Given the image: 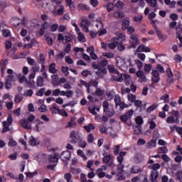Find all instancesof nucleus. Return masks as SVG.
Instances as JSON below:
<instances>
[{
    "instance_id": "nucleus-13",
    "label": "nucleus",
    "mask_w": 182,
    "mask_h": 182,
    "mask_svg": "<svg viewBox=\"0 0 182 182\" xmlns=\"http://www.w3.org/2000/svg\"><path fill=\"white\" fill-rule=\"evenodd\" d=\"M47 159H48L47 154L43 153H39L35 157V160H36L38 163H42V161H46Z\"/></svg>"
},
{
    "instance_id": "nucleus-21",
    "label": "nucleus",
    "mask_w": 182,
    "mask_h": 182,
    "mask_svg": "<svg viewBox=\"0 0 182 182\" xmlns=\"http://www.w3.org/2000/svg\"><path fill=\"white\" fill-rule=\"evenodd\" d=\"M48 72L49 73H53V75H55V73H58V69H56V63H53L50 64L48 66Z\"/></svg>"
},
{
    "instance_id": "nucleus-16",
    "label": "nucleus",
    "mask_w": 182,
    "mask_h": 182,
    "mask_svg": "<svg viewBox=\"0 0 182 182\" xmlns=\"http://www.w3.org/2000/svg\"><path fill=\"white\" fill-rule=\"evenodd\" d=\"M70 156H72L70 151H65L61 154L60 159L63 161H68V160H70Z\"/></svg>"
},
{
    "instance_id": "nucleus-8",
    "label": "nucleus",
    "mask_w": 182,
    "mask_h": 182,
    "mask_svg": "<svg viewBox=\"0 0 182 182\" xmlns=\"http://www.w3.org/2000/svg\"><path fill=\"white\" fill-rule=\"evenodd\" d=\"M129 43L131 46L129 48H136L137 45H139V35L137 34H132L130 36Z\"/></svg>"
},
{
    "instance_id": "nucleus-20",
    "label": "nucleus",
    "mask_w": 182,
    "mask_h": 182,
    "mask_svg": "<svg viewBox=\"0 0 182 182\" xmlns=\"http://www.w3.org/2000/svg\"><path fill=\"white\" fill-rule=\"evenodd\" d=\"M151 51V49H150V48L144 45H139L136 50V52H145V53H149Z\"/></svg>"
},
{
    "instance_id": "nucleus-15",
    "label": "nucleus",
    "mask_w": 182,
    "mask_h": 182,
    "mask_svg": "<svg viewBox=\"0 0 182 182\" xmlns=\"http://www.w3.org/2000/svg\"><path fill=\"white\" fill-rule=\"evenodd\" d=\"M111 41H116L117 42L123 43L124 41H126V35L124 33H119L117 35V37H114Z\"/></svg>"
},
{
    "instance_id": "nucleus-38",
    "label": "nucleus",
    "mask_w": 182,
    "mask_h": 182,
    "mask_svg": "<svg viewBox=\"0 0 182 182\" xmlns=\"http://www.w3.org/2000/svg\"><path fill=\"white\" fill-rule=\"evenodd\" d=\"M131 173L132 174H137L138 173H141V168L139 166H133L131 168Z\"/></svg>"
},
{
    "instance_id": "nucleus-1",
    "label": "nucleus",
    "mask_w": 182,
    "mask_h": 182,
    "mask_svg": "<svg viewBox=\"0 0 182 182\" xmlns=\"http://www.w3.org/2000/svg\"><path fill=\"white\" fill-rule=\"evenodd\" d=\"M115 61L117 68L123 70V72H127L129 68L133 66V63H132V60L129 59L127 61H124L123 58L120 56H117L115 58Z\"/></svg>"
},
{
    "instance_id": "nucleus-48",
    "label": "nucleus",
    "mask_w": 182,
    "mask_h": 182,
    "mask_svg": "<svg viewBox=\"0 0 182 182\" xmlns=\"http://www.w3.org/2000/svg\"><path fill=\"white\" fill-rule=\"evenodd\" d=\"M6 107L9 109L11 110L12 107H14V101L9 100V101H6L5 102Z\"/></svg>"
},
{
    "instance_id": "nucleus-2",
    "label": "nucleus",
    "mask_w": 182,
    "mask_h": 182,
    "mask_svg": "<svg viewBox=\"0 0 182 182\" xmlns=\"http://www.w3.org/2000/svg\"><path fill=\"white\" fill-rule=\"evenodd\" d=\"M59 161V154L58 153H54L48 156V165L47 168L49 170H55Z\"/></svg>"
},
{
    "instance_id": "nucleus-32",
    "label": "nucleus",
    "mask_w": 182,
    "mask_h": 182,
    "mask_svg": "<svg viewBox=\"0 0 182 182\" xmlns=\"http://www.w3.org/2000/svg\"><path fill=\"white\" fill-rule=\"evenodd\" d=\"M157 107H159V104L154 103L147 108L146 112L147 113H151V112H154Z\"/></svg>"
},
{
    "instance_id": "nucleus-30",
    "label": "nucleus",
    "mask_w": 182,
    "mask_h": 182,
    "mask_svg": "<svg viewBox=\"0 0 182 182\" xmlns=\"http://www.w3.org/2000/svg\"><path fill=\"white\" fill-rule=\"evenodd\" d=\"M26 85L31 87V89H36V82L34 80H27Z\"/></svg>"
},
{
    "instance_id": "nucleus-63",
    "label": "nucleus",
    "mask_w": 182,
    "mask_h": 182,
    "mask_svg": "<svg viewBox=\"0 0 182 182\" xmlns=\"http://www.w3.org/2000/svg\"><path fill=\"white\" fill-rule=\"evenodd\" d=\"M168 94H164L161 97V100H164V103H168Z\"/></svg>"
},
{
    "instance_id": "nucleus-9",
    "label": "nucleus",
    "mask_w": 182,
    "mask_h": 182,
    "mask_svg": "<svg viewBox=\"0 0 182 182\" xmlns=\"http://www.w3.org/2000/svg\"><path fill=\"white\" fill-rule=\"evenodd\" d=\"M136 75L137 77H139L138 82H139L140 83H146V82L149 80V79H147V77H146V75H144V73H143V71L141 70H138L136 73Z\"/></svg>"
},
{
    "instance_id": "nucleus-56",
    "label": "nucleus",
    "mask_w": 182,
    "mask_h": 182,
    "mask_svg": "<svg viewBox=\"0 0 182 182\" xmlns=\"http://www.w3.org/2000/svg\"><path fill=\"white\" fill-rule=\"evenodd\" d=\"M127 99H128L129 102H131V103H133V102H135V100H136V95H134L133 94H128Z\"/></svg>"
},
{
    "instance_id": "nucleus-59",
    "label": "nucleus",
    "mask_w": 182,
    "mask_h": 182,
    "mask_svg": "<svg viewBox=\"0 0 182 182\" xmlns=\"http://www.w3.org/2000/svg\"><path fill=\"white\" fill-rule=\"evenodd\" d=\"M6 63H8V60H5L4 61L1 62V73H3L4 70H5V69H6Z\"/></svg>"
},
{
    "instance_id": "nucleus-35",
    "label": "nucleus",
    "mask_w": 182,
    "mask_h": 182,
    "mask_svg": "<svg viewBox=\"0 0 182 182\" xmlns=\"http://www.w3.org/2000/svg\"><path fill=\"white\" fill-rule=\"evenodd\" d=\"M44 38L48 45H49L50 46H52V45H53V38H52L50 36L46 35Z\"/></svg>"
},
{
    "instance_id": "nucleus-7",
    "label": "nucleus",
    "mask_w": 182,
    "mask_h": 182,
    "mask_svg": "<svg viewBox=\"0 0 182 182\" xmlns=\"http://www.w3.org/2000/svg\"><path fill=\"white\" fill-rule=\"evenodd\" d=\"M107 170V166L106 165H102L100 168H98L95 171L96 176L99 177V178H103V177H106V171Z\"/></svg>"
},
{
    "instance_id": "nucleus-27",
    "label": "nucleus",
    "mask_w": 182,
    "mask_h": 182,
    "mask_svg": "<svg viewBox=\"0 0 182 182\" xmlns=\"http://www.w3.org/2000/svg\"><path fill=\"white\" fill-rule=\"evenodd\" d=\"M53 85L54 86H58L59 85V75L58 74H55L51 77Z\"/></svg>"
},
{
    "instance_id": "nucleus-24",
    "label": "nucleus",
    "mask_w": 182,
    "mask_h": 182,
    "mask_svg": "<svg viewBox=\"0 0 182 182\" xmlns=\"http://www.w3.org/2000/svg\"><path fill=\"white\" fill-rule=\"evenodd\" d=\"M154 30H155V32H156V34H157V36L159 39V41H164V39H166V36H164L163 35V33L159 30V28H157L156 26L154 27Z\"/></svg>"
},
{
    "instance_id": "nucleus-34",
    "label": "nucleus",
    "mask_w": 182,
    "mask_h": 182,
    "mask_svg": "<svg viewBox=\"0 0 182 182\" xmlns=\"http://www.w3.org/2000/svg\"><path fill=\"white\" fill-rule=\"evenodd\" d=\"M157 141L156 139H151L146 144V149H153V147L156 146Z\"/></svg>"
},
{
    "instance_id": "nucleus-52",
    "label": "nucleus",
    "mask_w": 182,
    "mask_h": 182,
    "mask_svg": "<svg viewBox=\"0 0 182 182\" xmlns=\"http://www.w3.org/2000/svg\"><path fill=\"white\" fill-rule=\"evenodd\" d=\"M108 70H109V73H112V75H113L114 73H116V72H117V69H116L114 68V65H108Z\"/></svg>"
},
{
    "instance_id": "nucleus-22",
    "label": "nucleus",
    "mask_w": 182,
    "mask_h": 182,
    "mask_svg": "<svg viewBox=\"0 0 182 182\" xmlns=\"http://www.w3.org/2000/svg\"><path fill=\"white\" fill-rule=\"evenodd\" d=\"M78 11H90V7L87 4H79L77 6Z\"/></svg>"
},
{
    "instance_id": "nucleus-58",
    "label": "nucleus",
    "mask_w": 182,
    "mask_h": 182,
    "mask_svg": "<svg viewBox=\"0 0 182 182\" xmlns=\"http://www.w3.org/2000/svg\"><path fill=\"white\" fill-rule=\"evenodd\" d=\"M130 21L129 20H124L122 22V29H127Z\"/></svg>"
},
{
    "instance_id": "nucleus-40",
    "label": "nucleus",
    "mask_w": 182,
    "mask_h": 182,
    "mask_svg": "<svg viewBox=\"0 0 182 182\" xmlns=\"http://www.w3.org/2000/svg\"><path fill=\"white\" fill-rule=\"evenodd\" d=\"M102 55L105 58H107V59H113V58H114V53L112 52L110 53L105 52V53H102Z\"/></svg>"
},
{
    "instance_id": "nucleus-33",
    "label": "nucleus",
    "mask_w": 182,
    "mask_h": 182,
    "mask_svg": "<svg viewBox=\"0 0 182 182\" xmlns=\"http://www.w3.org/2000/svg\"><path fill=\"white\" fill-rule=\"evenodd\" d=\"M28 143L30 146H38V144H39V141L36 139H35V137H33V136L30 137V141Z\"/></svg>"
},
{
    "instance_id": "nucleus-50",
    "label": "nucleus",
    "mask_w": 182,
    "mask_h": 182,
    "mask_svg": "<svg viewBox=\"0 0 182 182\" xmlns=\"http://www.w3.org/2000/svg\"><path fill=\"white\" fill-rule=\"evenodd\" d=\"M48 26V23H44L43 25H42V27L40 29V31H39V34L43 36V35H45V31H46V27Z\"/></svg>"
},
{
    "instance_id": "nucleus-10",
    "label": "nucleus",
    "mask_w": 182,
    "mask_h": 182,
    "mask_svg": "<svg viewBox=\"0 0 182 182\" xmlns=\"http://www.w3.org/2000/svg\"><path fill=\"white\" fill-rule=\"evenodd\" d=\"M91 23L90 21H89V20L87 19H83L81 21V26L84 31V32H85V33H89V26H90Z\"/></svg>"
},
{
    "instance_id": "nucleus-44",
    "label": "nucleus",
    "mask_w": 182,
    "mask_h": 182,
    "mask_svg": "<svg viewBox=\"0 0 182 182\" xmlns=\"http://www.w3.org/2000/svg\"><path fill=\"white\" fill-rule=\"evenodd\" d=\"M152 8H157V0H145Z\"/></svg>"
},
{
    "instance_id": "nucleus-17",
    "label": "nucleus",
    "mask_w": 182,
    "mask_h": 182,
    "mask_svg": "<svg viewBox=\"0 0 182 182\" xmlns=\"http://www.w3.org/2000/svg\"><path fill=\"white\" fill-rule=\"evenodd\" d=\"M52 13L54 14V15L62 16V15L65 14V6H63V5H60L58 6V9L53 11Z\"/></svg>"
},
{
    "instance_id": "nucleus-6",
    "label": "nucleus",
    "mask_w": 182,
    "mask_h": 182,
    "mask_svg": "<svg viewBox=\"0 0 182 182\" xmlns=\"http://www.w3.org/2000/svg\"><path fill=\"white\" fill-rule=\"evenodd\" d=\"M13 119L12 115H9L7 120L3 122V130L2 133H6V132H9V126L12 124Z\"/></svg>"
},
{
    "instance_id": "nucleus-55",
    "label": "nucleus",
    "mask_w": 182,
    "mask_h": 182,
    "mask_svg": "<svg viewBox=\"0 0 182 182\" xmlns=\"http://www.w3.org/2000/svg\"><path fill=\"white\" fill-rule=\"evenodd\" d=\"M151 65L150 64H145L144 67V70L145 73H150V71L151 70Z\"/></svg>"
},
{
    "instance_id": "nucleus-3",
    "label": "nucleus",
    "mask_w": 182,
    "mask_h": 182,
    "mask_svg": "<svg viewBox=\"0 0 182 182\" xmlns=\"http://www.w3.org/2000/svg\"><path fill=\"white\" fill-rule=\"evenodd\" d=\"M127 154V151H120L119 155L117 156V161H118L117 168L119 173H123V169L124 168V164H123V160H124V156Z\"/></svg>"
},
{
    "instance_id": "nucleus-64",
    "label": "nucleus",
    "mask_w": 182,
    "mask_h": 182,
    "mask_svg": "<svg viewBox=\"0 0 182 182\" xmlns=\"http://www.w3.org/2000/svg\"><path fill=\"white\" fill-rule=\"evenodd\" d=\"M177 179L182 182V171H179L176 173Z\"/></svg>"
},
{
    "instance_id": "nucleus-57",
    "label": "nucleus",
    "mask_w": 182,
    "mask_h": 182,
    "mask_svg": "<svg viewBox=\"0 0 182 182\" xmlns=\"http://www.w3.org/2000/svg\"><path fill=\"white\" fill-rule=\"evenodd\" d=\"M112 160V155L109 154L107 156H104L102 159V161L103 163H105V164H107V163H109V161H110Z\"/></svg>"
},
{
    "instance_id": "nucleus-39",
    "label": "nucleus",
    "mask_w": 182,
    "mask_h": 182,
    "mask_svg": "<svg viewBox=\"0 0 182 182\" xmlns=\"http://www.w3.org/2000/svg\"><path fill=\"white\" fill-rule=\"evenodd\" d=\"M180 33H181V29L176 28V35L180 41L179 46L180 48H182V36L180 35Z\"/></svg>"
},
{
    "instance_id": "nucleus-60",
    "label": "nucleus",
    "mask_w": 182,
    "mask_h": 182,
    "mask_svg": "<svg viewBox=\"0 0 182 182\" xmlns=\"http://www.w3.org/2000/svg\"><path fill=\"white\" fill-rule=\"evenodd\" d=\"M37 174H38V171L26 173V177H28L29 178H32L33 177H35V176H36Z\"/></svg>"
},
{
    "instance_id": "nucleus-49",
    "label": "nucleus",
    "mask_w": 182,
    "mask_h": 182,
    "mask_svg": "<svg viewBox=\"0 0 182 182\" xmlns=\"http://www.w3.org/2000/svg\"><path fill=\"white\" fill-rule=\"evenodd\" d=\"M32 95H33V90L31 89L25 90L23 93V96H25V97H32Z\"/></svg>"
},
{
    "instance_id": "nucleus-53",
    "label": "nucleus",
    "mask_w": 182,
    "mask_h": 182,
    "mask_svg": "<svg viewBox=\"0 0 182 182\" xmlns=\"http://www.w3.org/2000/svg\"><path fill=\"white\" fill-rule=\"evenodd\" d=\"M59 109V107H58L55 104L53 105V107H50V112L52 113H58Z\"/></svg>"
},
{
    "instance_id": "nucleus-51",
    "label": "nucleus",
    "mask_w": 182,
    "mask_h": 182,
    "mask_svg": "<svg viewBox=\"0 0 182 182\" xmlns=\"http://www.w3.org/2000/svg\"><path fill=\"white\" fill-rule=\"evenodd\" d=\"M27 62L31 66H36L38 63L35 59L31 58H27Z\"/></svg>"
},
{
    "instance_id": "nucleus-5",
    "label": "nucleus",
    "mask_w": 182,
    "mask_h": 182,
    "mask_svg": "<svg viewBox=\"0 0 182 182\" xmlns=\"http://www.w3.org/2000/svg\"><path fill=\"white\" fill-rule=\"evenodd\" d=\"M103 110L105 112V114L109 117H113V116H114V109L109 106V102L107 101L103 102Z\"/></svg>"
},
{
    "instance_id": "nucleus-41",
    "label": "nucleus",
    "mask_w": 182,
    "mask_h": 182,
    "mask_svg": "<svg viewBox=\"0 0 182 182\" xmlns=\"http://www.w3.org/2000/svg\"><path fill=\"white\" fill-rule=\"evenodd\" d=\"M134 129V133L135 134H141V126L138 125V126H135L133 127Z\"/></svg>"
},
{
    "instance_id": "nucleus-26",
    "label": "nucleus",
    "mask_w": 182,
    "mask_h": 182,
    "mask_svg": "<svg viewBox=\"0 0 182 182\" xmlns=\"http://www.w3.org/2000/svg\"><path fill=\"white\" fill-rule=\"evenodd\" d=\"M77 34V39L79 42H85L86 41V37H85V34L80 31V30H78V31H76Z\"/></svg>"
},
{
    "instance_id": "nucleus-36",
    "label": "nucleus",
    "mask_w": 182,
    "mask_h": 182,
    "mask_svg": "<svg viewBox=\"0 0 182 182\" xmlns=\"http://www.w3.org/2000/svg\"><path fill=\"white\" fill-rule=\"evenodd\" d=\"M18 79L21 83H26L28 79L26 78V76L23 75L21 73L17 74Z\"/></svg>"
},
{
    "instance_id": "nucleus-18",
    "label": "nucleus",
    "mask_w": 182,
    "mask_h": 182,
    "mask_svg": "<svg viewBox=\"0 0 182 182\" xmlns=\"http://www.w3.org/2000/svg\"><path fill=\"white\" fill-rule=\"evenodd\" d=\"M87 52L90 53V58H92L94 60H96V59H97V55L95 53V48L93 46L88 47L87 48Z\"/></svg>"
},
{
    "instance_id": "nucleus-12",
    "label": "nucleus",
    "mask_w": 182,
    "mask_h": 182,
    "mask_svg": "<svg viewBox=\"0 0 182 182\" xmlns=\"http://www.w3.org/2000/svg\"><path fill=\"white\" fill-rule=\"evenodd\" d=\"M20 125L26 130H31L32 129V123L29 122L26 119L20 120Z\"/></svg>"
},
{
    "instance_id": "nucleus-31",
    "label": "nucleus",
    "mask_w": 182,
    "mask_h": 182,
    "mask_svg": "<svg viewBox=\"0 0 182 182\" xmlns=\"http://www.w3.org/2000/svg\"><path fill=\"white\" fill-rule=\"evenodd\" d=\"M84 129L86 130V132H87V133H90V132H92V130H95L96 127L95 125H93V124L90 123L87 125L84 126Z\"/></svg>"
},
{
    "instance_id": "nucleus-42",
    "label": "nucleus",
    "mask_w": 182,
    "mask_h": 182,
    "mask_svg": "<svg viewBox=\"0 0 182 182\" xmlns=\"http://www.w3.org/2000/svg\"><path fill=\"white\" fill-rule=\"evenodd\" d=\"M99 130L102 134H106L107 133V128L103 124L99 125Z\"/></svg>"
},
{
    "instance_id": "nucleus-54",
    "label": "nucleus",
    "mask_w": 182,
    "mask_h": 182,
    "mask_svg": "<svg viewBox=\"0 0 182 182\" xmlns=\"http://www.w3.org/2000/svg\"><path fill=\"white\" fill-rule=\"evenodd\" d=\"M65 4L70 9H73V8H75V3H73L72 0H65Z\"/></svg>"
},
{
    "instance_id": "nucleus-19",
    "label": "nucleus",
    "mask_w": 182,
    "mask_h": 182,
    "mask_svg": "<svg viewBox=\"0 0 182 182\" xmlns=\"http://www.w3.org/2000/svg\"><path fill=\"white\" fill-rule=\"evenodd\" d=\"M112 78L117 82H122L123 80V75L119 73V70L112 74Z\"/></svg>"
},
{
    "instance_id": "nucleus-46",
    "label": "nucleus",
    "mask_w": 182,
    "mask_h": 182,
    "mask_svg": "<svg viewBox=\"0 0 182 182\" xmlns=\"http://www.w3.org/2000/svg\"><path fill=\"white\" fill-rule=\"evenodd\" d=\"M77 156H80V157H82V159H83V160H85V161L87 160V156H86V155L85 154L83 151H82V149H78L77 151Z\"/></svg>"
},
{
    "instance_id": "nucleus-4",
    "label": "nucleus",
    "mask_w": 182,
    "mask_h": 182,
    "mask_svg": "<svg viewBox=\"0 0 182 182\" xmlns=\"http://www.w3.org/2000/svg\"><path fill=\"white\" fill-rule=\"evenodd\" d=\"M7 74L6 77V82H16L18 80V74L15 72H14V70L12 69H7Z\"/></svg>"
},
{
    "instance_id": "nucleus-29",
    "label": "nucleus",
    "mask_w": 182,
    "mask_h": 182,
    "mask_svg": "<svg viewBox=\"0 0 182 182\" xmlns=\"http://www.w3.org/2000/svg\"><path fill=\"white\" fill-rule=\"evenodd\" d=\"M113 16L116 18V19H122V18L124 16V13H123V11H117L114 12Z\"/></svg>"
},
{
    "instance_id": "nucleus-43",
    "label": "nucleus",
    "mask_w": 182,
    "mask_h": 182,
    "mask_svg": "<svg viewBox=\"0 0 182 182\" xmlns=\"http://www.w3.org/2000/svg\"><path fill=\"white\" fill-rule=\"evenodd\" d=\"M161 167V166L160 165V164H154L149 165V168L151 170H154V171L159 170Z\"/></svg>"
},
{
    "instance_id": "nucleus-61",
    "label": "nucleus",
    "mask_w": 182,
    "mask_h": 182,
    "mask_svg": "<svg viewBox=\"0 0 182 182\" xmlns=\"http://www.w3.org/2000/svg\"><path fill=\"white\" fill-rule=\"evenodd\" d=\"M115 6L118 9H123V7L124 6V3H123L122 1H118L115 4Z\"/></svg>"
},
{
    "instance_id": "nucleus-25",
    "label": "nucleus",
    "mask_w": 182,
    "mask_h": 182,
    "mask_svg": "<svg viewBox=\"0 0 182 182\" xmlns=\"http://www.w3.org/2000/svg\"><path fill=\"white\" fill-rule=\"evenodd\" d=\"M157 178H159V172L157 171H153L151 173V181L157 182Z\"/></svg>"
},
{
    "instance_id": "nucleus-14",
    "label": "nucleus",
    "mask_w": 182,
    "mask_h": 182,
    "mask_svg": "<svg viewBox=\"0 0 182 182\" xmlns=\"http://www.w3.org/2000/svg\"><path fill=\"white\" fill-rule=\"evenodd\" d=\"M152 75V82L159 83L160 82V75L159 74V71L157 70H154L151 72Z\"/></svg>"
},
{
    "instance_id": "nucleus-62",
    "label": "nucleus",
    "mask_w": 182,
    "mask_h": 182,
    "mask_svg": "<svg viewBox=\"0 0 182 182\" xmlns=\"http://www.w3.org/2000/svg\"><path fill=\"white\" fill-rule=\"evenodd\" d=\"M135 122L138 126H140L141 124H143V118L141 117H136Z\"/></svg>"
},
{
    "instance_id": "nucleus-45",
    "label": "nucleus",
    "mask_w": 182,
    "mask_h": 182,
    "mask_svg": "<svg viewBox=\"0 0 182 182\" xmlns=\"http://www.w3.org/2000/svg\"><path fill=\"white\" fill-rule=\"evenodd\" d=\"M46 63V60L45 59V55H43V53H41L38 56V63L45 65Z\"/></svg>"
},
{
    "instance_id": "nucleus-37",
    "label": "nucleus",
    "mask_w": 182,
    "mask_h": 182,
    "mask_svg": "<svg viewBox=\"0 0 182 182\" xmlns=\"http://www.w3.org/2000/svg\"><path fill=\"white\" fill-rule=\"evenodd\" d=\"M143 159H144V156L141 154H136L134 157L136 163H140V161H143Z\"/></svg>"
},
{
    "instance_id": "nucleus-47",
    "label": "nucleus",
    "mask_w": 182,
    "mask_h": 182,
    "mask_svg": "<svg viewBox=\"0 0 182 182\" xmlns=\"http://www.w3.org/2000/svg\"><path fill=\"white\" fill-rule=\"evenodd\" d=\"M64 178L67 182H73V180H72V173H70L64 174Z\"/></svg>"
},
{
    "instance_id": "nucleus-11",
    "label": "nucleus",
    "mask_w": 182,
    "mask_h": 182,
    "mask_svg": "<svg viewBox=\"0 0 182 182\" xmlns=\"http://www.w3.org/2000/svg\"><path fill=\"white\" fill-rule=\"evenodd\" d=\"M70 138L71 139V143L73 144L77 143L79 141V133L75 131H71L70 133Z\"/></svg>"
},
{
    "instance_id": "nucleus-28",
    "label": "nucleus",
    "mask_w": 182,
    "mask_h": 182,
    "mask_svg": "<svg viewBox=\"0 0 182 182\" xmlns=\"http://www.w3.org/2000/svg\"><path fill=\"white\" fill-rule=\"evenodd\" d=\"M43 82H45V80H43V77H42V76L38 75L36 77V83H37V86H38V87H42V86H43L44 83Z\"/></svg>"
},
{
    "instance_id": "nucleus-23",
    "label": "nucleus",
    "mask_w": 182,
    "mask_h": 182,
    "mask_svg": "<svg viewBox=\"0 0 182 182\" xmlns=\"http://www.w3.org/2000/svg\"><path fill=\"white\" fill-rule=\"evenodd\" d=\"M119 45V41H112V42L107 43L108 48L111 50L116 49V47Z\"/></svg>"
}]
</instances>
